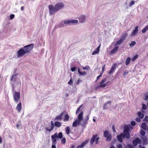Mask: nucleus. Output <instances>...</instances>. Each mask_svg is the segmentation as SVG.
Masks as SVG:
<instances>
[{"instance_id":"7c9ffc66","label":"nucleus","mask_w":148,"mask_h":148,"mask_svg":"<svg viewBox=\"0 0 148 148\" xmlns=\"http://www.w3.org/2000/svg\"><path fill=\"white\" fill-rule=\"evenodd\" d=\"M127 36V33H124L123 34L121 39L124 41L125 39L126 36Z\"/></svg>"},{"instance_id":"f03ea898","label":"nucleus","mask_w":148,"mask_h":148,"mask_svg":"<svg viewBox=\"0 0 148 148\" xmlns=\"http://www.w3.org/2000/svg\"><path fill=\"white\" fill-rule=\"evenodd\" d=\"M64 6V4L61 2L56 3L55 6L52 5L48 6L49 13L50 15H52L56 12H58L61 9L63 8Z\"/></svg>"},{"instance_id":"9d476101","label":"nucleus","mask_w":148,"mask_h":148,"mask_svg":"<svg viewBox=\"0 0 148 148\" xmlns=\"http://www.w3.org/2000/svg\"><path fill=\"white\" fill-rule=\"evenodd\" d=\"M141 143V140L138 138H136L135 139L133 140L132 141L133 145L134 146H136L137 144H140Z\"/></svg>"},{"instance_id":"bb28decb","label":"nucleus","mask_w":148,"mask_h":148,"mask_svg":"<svg viewBox=\"0 0 148 148\" xmlns=\"http://www.w3.org/2000/svg\"><path fill=\"white\" fill-rule=\"evenodd\" d=\"M111 101H108V102H107L106 103H105L104 106H103V109H106L107 108V105L108 104H110V105H111Z\"/></svg>"},{"instance_id":"c9c22d12","label":"nucleus","mask_w":148,"mask_h":148,"mask_svg":"<svg viewBox=\"0 0 148 148\" xmlns=\"http://www.w3.org/2000/svg\"><path fill=\"white\" fill-rule=\"evenodd\" d=\"M58 138H59L60 139L62 138L63 137L62 134L61 132H60L59 133L58 135Z\"/></svg>"},{"instance_id":"473e14b6","label":"nucleus","mask_w":148,"mask_h":148,"mask_svg":"<svg viewBox=\"0 0 148 148\" xmlns=\"http://www.w3.org/2000/svg\"><path fill=\"white\" fill-rule=\"evenodd\" d=\"M147 30H148V25L147 26L143 29L142 32L143 33H145Z\"/></svg>"},{"instance_id":"b1692460","label":"nucleus","mask_w":148,"mask_h":148,"mask_svg":"<svg viewBox=\"0 0 148 148\" xmlns=\"http://www.w3.org/2000/svg\"><path fill=\"white\" fill-rule=\"evenodd\" d=\"M138 115L141 119H143L144 117V115L141 112H138L137 114Z\"/></svg>"},{"instance_id":"338daca9","label":"nucleus","mask_w":148,"mask_h":148,"mask_svg":"<svg viewBox=\"0 0 148 148\" xmlns=\"http://www.w3.org/2000/svg\"><path fill=\"white\" fill-rule=\"evenodd\" d=\"M100 46H99L96 49V50L98 51H99V49L100 48Z\"/></svg>"},{"instance_id":"a211bd4d","label":"nucleus","mask_w":148,"mask_h":148,"mask_svg":"<svg viewBox=\"0 0 148 148\" xmlns=\"http://www.w3.org/2000/svg\"><path fill=\"white\" fill-rule=\"evenodd\" d=\"M138 26H136L135 27V29L133 30L132 33L131 34V36H134L136 34L138 31Z\"/></svg>"},{"instance_id":"bf43d9fd","label":"nucleus","mask_w":148,"mask_h":148,"mask_svg":"<svg viewBox=\"0 0 148 148\" xmlns=\"http://www.w3.org/2000/svg\"><path fill=\"white\" fill-rule=\"evenodd\" d=\"M118 148H122L123 146L121 144H119L117 146Z\"/></svg>"},{"instance_id":"c03bdc74","label":"nucleus","mask_w":148,"mask_h":148,"mask_svg":"<svg viewBox=\"0 0 148 148\" xmlns=\"http://www.w3.org/2000/svg\"><path fill=\"white\" fill-rule=\"evenodd\" d=\"M99 53V52L98 51L96 50V51H94L92 53V54L93 55H95L97 54H98Z\"/></svg>"},{"instance_id":"603ef678","label":"nucleus","mask_w":148,"mask_h":148,"mask_svg":"<svg viewBox=\"0 0 148 148\" xmlns=\"http://www.w3.org/2000/svg\"><path fill=\"white\" fill-rule=\"evenodd\" d=\"M73 83V80H72V78L71 77L70 81L68 82V84L69 85H70V84H72Z\"/></svg>"},{"instance_id":"a878e982","label":"nucleus","mask_w":148,"mask_h":148,"mask_svg":"<svg viewBox=\"0 0 148 148\" xmlns=\"http://www.w3.org/2000/svg\"><path fill=\"white\" fill-rule=\"evenodd\" d=\"M69 119V116L68 114H66L64 116V121H68Z\"/></svg>"},{"instance_id":"a18cd8bd","label":"nucleus","mask_w":148,"mask_h":148,"mask_svg":"<svg viewBox=\"0 0 148 148\" xmlns=\"http://www.w3.org/2000/svg\"><path fill=\"white\" fill-rule=\"evenodd\" d=\"M143 121L147 122L148 121V116H145L144 119H143Z\"/></svg>"},{"instance_id":"1a4fd4ad","label":"nucleus","mask_w":148,"mask_h":148,"mask_svg":"<svg viewBox=\"0 0 148 148\" xmlns=\"http://www.w3.org/2000/svg\"><path fill=\"white\" fill-rule=\"evenodd\" d=\"M51 127L50 128H48L47 127H45V129L46 130V132H51L53 130L54 127L55 123H54L53 121H51Z\"/></svg>"},{"instance_id":"4d7b16f0","label":"nucleus","mask_w":148,"mask_h":148,"mask_svg":"<svg viewBox=\"0 0 148 148\" xmlns=\"http://www.w3.org/2000/svg\"><path fill=\"white\" fill-rule=\"evenodd\" d=\"M127 147L128 148H133V146L132 145L130 144L127 145Z\"/></svg>"},{"instance_id":"680f3d73","label":"nucleus","mask_w":148,"mask_h":148,"mask_svg":"<svg viewBox=\"0 0 148 148\" xmlns=\"http://www.w3.org/2000/svg\"><path fill=\"white\" fill-rule=\"evenodd\" d=\"M89 66H85L84 67H83V68L84 69L88 70L89 69Z\"/></svg>"},{"instance_id":"393cba45","label":"nucleus","mask_w":148,"mask_h":148,"mask_svg":"<svg viewBox=\"0 0 148 148\" xmlns=\"http://www.w3.org/2000/svg\"><path fill=\"white\" fill-rule=\"evenodd\" d=\"M80 123H79L78 122V120H76L75 121H74L73 123L72 126L73 127H76L77 125Z\"/></svg>"},{"instance_id":"49530a36","label":"nucleus","mask_w":148,"mask_h":148,"mask_svg":"<svg viewBox=\"0 0 148 148\" xmlns=\"http://www.w3.org/2000/svg\"><path fill=\"white\" fill-rule=\"evenodd\" d=\"M135 3V2L134 1H131L129 3V6H131L132 5H134Z\"/></svg>"},{"instance_id":"58836bf2","label":"nucleus","mask_w":148,"mask_h":148,"mask_svg":"<svg viewBox=\"0 0 148 148\" xmlns=\"http://www.w3.org/2000/svg\"><path fill=\"white\" fill-rule=\"evenodd\" d=\"M136 44V42L134 41H132L130 44V47H132L134 46Z\"/></svg>"},{"instance_id":"2f4dec72","label":"nucleus","mask_w":148,"mask_h":148,"mask_svg":"<svg viewBox=\"0 0 148 148\" xmlns=\"http://www.w3.org/2000/svg\"><path fill=\"white\" fill-rule=\"evenodd\" d=\"M123 40H121V39L119 40H118L116 42V44L115 45H119L120 44H121V43H122L123 42Z\"/></svg>"},{"instance_id":"6ab92c4d","label":"nucleus","mask_w":148,"mask_h":148,"mask_svg":"<svg viewBox=\"0 0 148 148\" xmlns=\"http://www.w3.org/2000/svg\"><path fill=\"white\" fill-rule=\"evenodd\" d=\"M62 125V124L60 122H59L58 121H56L55 122V125L56 127H61Z\"/></svg>"},{"instance_id":"79ce46f5","label":"nucleus","mask_w":148,"mask_h":148,"mask_svg":"<svg viewBox=\"0 0 148 148\" xmlns=\"http://www.w3.org/2000/svg\"><path fill=\"white\" fill-rule=\"evenodd\" d=\"M138 57V55H136L132 58V60L133 61H135V60Z\"/></svg>"},{"instance_id":"e433bc0d","label":"nucleus","mask_w":148,"mask_h":148,"mask_svg":"<svg viewBox=\"0 0 148 148\" xmlns=\"http://www.w3.org/2000/svg\"><path fill=\"white\" fill-rule=\"evenodd\" d=\"M140 134L141 135L144 136L145 135V132L144 130L142 129L140 131Z\"/></svg>"},{"instance_id":"cd10ccee","label":"nucleus","mask_w":148,"mask_h":148,"mask_svg":"<svg viewBox=\"0 0 148 148\" xmlns=\"http://www.w3.org/2000/svg\"><path fill=\"white\" fill-rule=\"evenodd\" d=\"M65 130L66 134L69 135L70 134V129L69 126H67L65 128Z\"/></svg>"},{"instance_id":"dca6fc26","label":"nucleus","mask_w":148,"mask_h":148,"mask_svg":"<svg viewBox=\"0 0 148 148\" xmlns=\"http://www.w3.org/2000/svg\"><path fill=\"white\" fill-rule=\"evenodd\" d=\"M22 104L21 103H19L18 104L16 107V109L18 111V112H19L21 109Z\"/></svg>"},{"instance_id":"37998d69","label":"nucleus","mask_w":148,"mask_h":148,"mask_svg":"<svg viewBox=\"0 0 148 148\" xmlns=\"http://www.w3.org/2000/svg\"><path fill=\"white\" fill-rule=\"evenodd\" d=\"M76 69V67L74 66L73 67H71V70L72 72H74L75 71Z\"/></svg>"},{"instance_id":"774afa93","label":"nucleus","mask_w":148,"mask_h":148,"mask_svg":"<svg viewBox=\"0 0 148 148\" xmlns=\"http://www.w3.org/2000/svg\"><path fill=\"white\" fill-rule=\"evenodd\" d=\"M24 6H22L21 8V10L22 11H23L24 10Z\"/></svg>"},{"instance_id":"052dcab7","label":"nucleus","mask_w":148,"mask_h":148,"mask_svg":"<svg viewBox=\"0 0 148 148\" xmlns=\"http://www.w3.org/2000/svg\"><path fill=\"white\" fill-rule=\"evenodd\" d=\"M128 72L127 71L124 72L123 74V75L125 76V75H127L128 74Z\"/></svg>"},{"instance_id":"c756f323","label":"nucleus","mask_w":148,"mask_h":148,"mask_svg":"<svg viewBox=\"0 0 148 148\" xmlns=\"http://www.w3.org/2000/svg\"><path fill=\"white\" fill-rule=\"evenodd\" d=\"M131 60V58L130 57H128L126 60L125 61V64L126 65H128L130 63Z\"/></svg>"},{"instance_id":"9b49d317","label":"nucleus","mask_w":148,"mask_h":148,"mask_svg":"<svg viewBox=\"0 0 148 148\" xmlns=\"http://www.w3.org/2000/svg\"><path fill=\"white\" fill-rule=\"evenodd\" d=\"M89 140H86L85 141L82 142L81 145L77 146V147L76 148H83L84 147V146L87 144Z\"/></svg>"},{"instance_id":"f257e3e1","label":"nucleus","mask_w":148,"mask_h":148,"mask_svg":"<svg viewBox=\"0 0 148 148\" xmlns=\"http://www.w3.org/2000/svg\"><path fill=\"white\" fill-rule=\"evenodd\" d=\"M34 44H31L25 46L23 48H21L17 52L16 55L18 58H21L25 54L30 53L33 48Z\"/></svg>"},{"instance_id":"ea45409f","label":"nucleus","mask_w":148,"mask_h":148,"mask_svg":"<svg viewBox=\"0 0 148 148\" xmlns=\"http://www.w3.org/2000/svg\"><path fill=\"white\" fill-rule=\"evenodd\" d=\"M129 130L130 128L128 126H126L125 127L124 131H126L129 132Z\"/></svg>"},{"instance_id":"7ed1b4c3","label":"nucleus","mask_w":148,"mask_h":148,"mask_svg":"<svg viewBox=\"0 0 148 148\" xmlns=\"http://www.w3.org/2000/svg\"><path fill=\"white\" fill-rule=\"evenodd\" d=\"M106 79H102L100 83V85L95 88L96 89H97L100 88H104L107 86H109L110 84H111L110 82L109 81L106 82L105 83H104L106 81Z\"/></svg>"},{"instance_id":"864d4df0","label":"nucleus","mask_w":148,"mask_h":148,"mask_svg":"<svg viewBox=\"0 0 148 148\" xmlns=\"http://www.w3.org/2000/svg\"><path fill=\"white\" fill-rule=\"evenodd\" d=\"M140 119H141L140 117L139 118V117H137L136 118L135 120L136 121H137L138 122H140L141 121Z\"/></svg>"},{"instance_id":"de8ad7c7","label":"nucleus","mask_w":148,"mask_h":148,"mask_svg":"<svg viewBox=\"0 0 148 148\" xmlns=\"http://www.w3.org/2000/svg\"><path fill=\"white\" fill-rule=\"evenodd\" d=\"M142 108L144 110H145L146 109L147 106L145 104H143Z\"/></svg>"},{"instance_id":"2eb2a0df","label":"nucleus","mask_w":148,"mask_h":148,"mask_svg":"<svg viewBox=\"0 0 148 148\" xmlns=\"http://www.w3.org/2000/svg\"><path fill=\"white\" fill-rule=\"evenodd\" d=\"M117 138L119 142H122L123 141L122 138H124V135L122 133H121L120 135H118Z\"/></svg>"},{"instance_id":"0eeeda50","label":"nucleus","mask_w":148,"mask_h":148,"mask_svg":"<svg viewBox=\"0 0 148 148\" xmlns=\"http://www.w3.org/2000/svg\"><path fill=\"white\" fill-rule=\"evenodd\" d=\"M103 135L106 138V140L107 141H110L111 140L112 135L111 134H109V132L108 131L106 130L104 131Z\"/></svg>"},{"instance_id":"412c9836","label":"nucleus","mask_w":148,"mask_h":148,"mask_svg":"<svg viewBox=\"0 0 148 148\" xmlns=\"http://www.w3.org/2000/svg\"><path fill=\"white\" fill-rule=\"evenodd\" d=\"M78 72L80 75H85L87 74V73L86 72H81L79 68H78Z\"/></svg>"},{"instance_id":"4c0bfd02","label":"nucleus","mask_w":148,"mask_h":148,"mask_svg":"<svg viewBox=\"0 0 148 148\" xmlns=\"http://www.w3.org/2000/svg\"><path fill=\"white\" fill-rule=\"evenodd\" d=\"M83 105V104H82V105H80V106H79V107H78L77 108V110H76V114H77V113H78V112L80 111V108L82 107Z\"/></svg>"},{"instance_id":"6e6d98bb","label":"nucleus","mask_w":148,"mask_h":148,"mask_svg":"<svg viewBox=\"0 0 148 148\" xmlns=\"http://www.w3.org/2000/svg\"><path fill=\"white\" fill-rule=\"evenodd\" d=\"M131 125L133 126H135L136 125L135 122L134 121H132L131 122Z\"/></svg>"},{"instance_id":"09e8293b","label":"nucleus","mask_w":148,"mask_h":148,"mask_svg":"<svg viewBox=\"0 0 148 148\" xmlns=\"http://www.w3.org/2000/svg\"><path fill=\"white\" fill-rule=\"evenodd\" d=\"M15 15L14 14H11L10 15V18L11 20H12L14 18Z\"/></svg>"},{"instance_id":"39448f33","label":"nucleus","mask_w":148,"mask_h":148,"mask_svg":"<svg viewBox=\"0 0 148 148\" xmlns=\"http://www.w3.org/2000/svg\"><path fill=\"white\" fill-rule=\"evenodd\" d=\"M78 22V21L77 20H68L64 21L63 24H62V25H60L61 27H62L63 26H66L67 25H69L71 23H77ZM62 23H61L60 25H62Z\"/></svg>"},{"instance_id":"8fccbe9b","label":"nucleus","mask_w":148,"mask_h":148,"mask_svg":"<svg viewBox=\"0 0 148 148\" xmlns=\"http://www.w3.org/2000/svg\"><path fill=\"white\" fill-rule=\"evenodd\" d=\"M82 81L80 79H78L77 81L76 82V84L77 85L79 84V83L81 82Z\"/></svg>"},{"instance_id":"ddd939ff","label":"nucleus","mask_w":148,"mask_h":148,"mask_svg":"<svg viewBox=\"0 0 148 148\" xmlns=\"http://www.w3.org/2000/svg\"><path fill=\"white\" fill-rule=\"evenodd\" d=\"M83 112L82 111L80 112V114L78 115V122L79 123H80L81 121L82 120L83 118Z\"/></svg>"},{"instance_id":"69168bd1","label":"nucleus","mask_w":148,"mask_h":148,"mask_svg":"<svg viewBox=\"0 0 148 148\" xmlns=\"http://www.w3.org/2000/svg\"><path fill=\"white\" fill-rule=\"evenodd\" d=\"M56 145L52 144V148H56Z\"/></svg>"},{"instance_id":"aec40b11","label":"nucleus","mask_w":148,"mask_h":148,"mask_svg":"<svg viewBox=\"0 0 148 148\" xmlns=\"http://www.w3.org/2000/svg\"><path fill=\"white\" fill-rule=\"evenodd\" d=\"M118 46H115L114 48V49L111 51V53L113 54L115 53L116 52V51L118 50Z\"/></svg>"},{"instance_id":"5701e85b","label":"nucleus","mask_w":148,"mask_h":148,"mask_svg":"<svg viewBox=\"0 0 148 148\" xmlns=\"http://www.w3.org/2000/svg\"><path fill=\"white\" fill-rule=\"evenodd\" d=\"M141 127L145 130H147V127L146 124L145 123H143L141 125Z\"/></svg>"},{"instance_id":"0e129e2a","label":"nucleus","mask_w":148,"mask_h":148,"mask_svg":"<svg viewBox=\"0 0 148 148\" xmlns=\"http://www.w3.org/2000/svg\"><path fill=\"white\" fill-rule=\"evenodd\" d=\"M112 129L113 130V131L114 132H115V127L114 125H113L112 127Z\"/></svg>"},{"instance_id":"f704fd0d","label":"nucleus","mask_w":148,"mask_h":148,"mask_svg":"<svg viewBox=\"0 0 148 148\" xmlns=\"http://www.w3.org/2000/svg\"><path fill=\"white\" fill-rule=\"evenodd\" d=\"M144 99L146 101L148 100V92L146 93L145 95Z\"/></svg>"},{"instance_id":"f8f14e48","label":"nucleus","mask_w":148,"mask_h":148,"mask_svg":"<svg viewBox=\"0 0 148 148\" xmlns=\"http://www.w3.org/2000/svg\"><path fill=\"white\" fill-rule=\"evenodd\" d=\"M116 64H114L112 66L111 68L109 71L108 74H111L113 73L116 69Z\"/></svg>"},{"instance_id":"4be33fe9","label":"nucleus","mask_w":148,"mask_h":148,"mask_svg":"<svg viewBox=\"0 0 148 148\" xmlns=\"http://www.w3.org/2000/svg\"><path fill=\"white\" fill-rule=\"evenodd\" d=\"M85 19V17L84 15H82L79 17V21L81 23L83 22Z\"/></svg>"},{"instance_id":"f3484780","label":"nucleus","mask_w":148,"mask_h":148,"mask_svg":"<svg viewBox=\"0 0 148 148\" xmlns=\"http://www.w3.org/2000/svg\"><path fill=\"white\" fill-rule=\"evenodd\" d=\"M123 134L124 137L125 136L127 139H129V138L130 136L129 132L126 131H124Z\"/></svg>"},{"instance_id":"3c124183","label":"nucleus","mask_w":148,"mask_h":148,"mask_svg":"<svg viewBox=\"0 0 148 148\" xmlns=\"http://www.w3.org/2000/svg\"><path fill=\"white\" fill-rule=\"evenodd\" d=\"M106 66V65L104 64L103 66L102 67V69L101 72L102 73H103L105 71V68Z\"/></svg>"},{"instance_id":"a19ab883","label":"nucleus","mask_w":148,"mask_h":148,"mask_svg":"<svg viewBox=\"0 0 148 148\" xmlns=\"http://www.w3.org/2000/svg\"><path fill=\"white\" fill-rule=\"evenodd\" d=\"M66 138H63L61 140L62 143L64 144H65L66 143Z\"/></svg>"},{"instance_id":"5fc2aeb1","label":"nucleus","mask_w":148,"mask_h":148,"mask_svg":"<svg viewBox=\"0 0 148 148\" xmlns=\"http://www.w3.org/2000/svg\"><path fill=\"white\" fill-rule=\"evenodd\" d=\"M89 118V115H88L86 116V119H85L87 121H88Z\"/></svg>"},{"instance_id":"13d9d810","label":"nucleus","mask_w":148,"mask_h":148,"mask_svg":"<svg viewBox=\"0 0 148 148\" xmlns=\"http://www.w3.org/2000/svg\"><path fill=\"white\" fill-rule=\"evenodd\" d=\"M17 74L13 75H12V77L11 78L10 80L11 81H12L13 80L14 76H16Z\"/></svg>"},{"instance_id":"6e6552de","label":"nucleus","mask_w":148,"mask_h":148,"mask_svg":"<svg viewBox=\"0 0 148 148\" xmlns=\"http://www.w3.org/2000/svg\"><path fill=\"white\" fill-rule=\"evenodd\" d=\"M52 141V144L56 145V138H58V134L57 133L54 134L51 136Z\"/></svg>"},{"instance_id":"20e7f679","label":"nucleus","mask_w":148,"mask_h":148,"mask_svg":"<svg viewBox=\"0 0 148 148\" xmlns=\"http://www.w3.org/2000/svg\"><path fill=\"white\" fill-rule=\"evenodd\" d=\"M97 136L98 135L97 134L94 135L92 136L90 141V144L91 145H92L95 141L96 144H98V140L100 139V138L99 137H97Z\"/></svg>"},{"instance_id":"4468645a","label":"nucleus","mask_w":148,"mask_h":148,"mask_svg":"<svg viewBox=\"0 0 148 148\" xmlns=\"http://www.w3.org/2000/svg\"><path fill=\"white\" fill-rule=\"evenodd\" d=\"M64 112H61L59 115H58L56 118L54 119L55 120H61L62 119V117L64 114Z\"/></svg>"},{"instance_id":"72a5a7b5","label":"nucleus","mask_w":148,"mask_h":148,"mask_svg":"<svg viewBox=\"0 0 148 148\" xmlns=\"http://www.w3.org/2000/svg\"><path fill=\"white\" fill-rule=\"evenodd\" d=\"M87 123L88 121L85 120H84L82 121V125L83 126H84Z\"/></svg>"},{"instance_id":"e2e57ef3","label":"nucleus","mask_w":148,"mask_h":148,"mask_svg":"<svg viewBox=\"0 0 148 148\" xmlns=\"http://www.w3.org/2000/svg\"><path fill=\"white\" fill-rule=\"evenodd\" d=\"M100 76H99V75L97 77V78H96V80H95V82H97V81L99 79V78L100 77Z\"/></svg>"},{"instance_id":"c85d7f7f","label":"nucleus","mask_w":148,"mask_h":148,"mask_svg":"<svg viewBox=\"0 0 148 148\" xmlns=\"http://www.w3.org/2000/svg\"><path fill=\"white\" fill-rule=\"evenodd\" d=\"M142 140L143 143L144 144H146L147 143V140L146 137H144L142 138Z\"/></svg>"},{"instance_id":"423d86ee","label":"nucleus","mask_w":148,"mask_h":148,"mask_svg":"<svg viewBox=\"0 0 148 148\" xmlns=\"http://www.w3.org/2000/svg\"><path fill=\"white\" fill-rule=\"evenodd\" d=\"M13 98L14 101L16 103L18 102L20 98V92L15 91V92L13 95Z\"/></svg>"}]
</instances>
